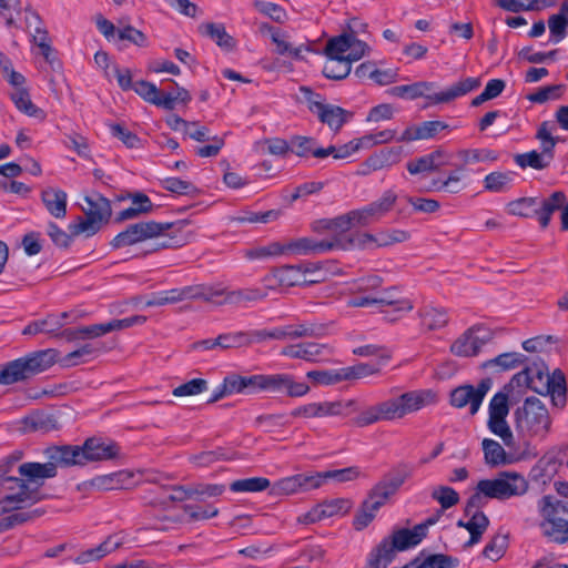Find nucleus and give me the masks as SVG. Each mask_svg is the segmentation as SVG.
I'll return each instance as SVG.
<instances>
[{
	"label": "nucleus",
	"mask_w": 568,
	"mask_h": 568,
	"mask_svg": "<svg viewBox=\"0 0 568 568\" xmlns=\"http://www.w3.org/2000/svg\"><path fill=\"white\" fill-rule=\"evenodd\" d=\"M527 362L528 357L521 353L499 354L483 364L485 376L476 387L462 384L452 390H567L566 376L560 368L549 373L544 359Z\"/></svg>",
	"instance_id": "nucleus-1"
},
{
	"label": "nucleus",
	"mask_w": 568,
	"mask_h": 568,
	"mask_svg": "<svg viewBox=\"0 0 568 568\" xmlns=\"http://www.w3.org/2000/svg\"><path fill=\"white\" fill-rule=\"evenodd\" d=\"M528 490V480L516 471H501L495 479H481L476 491L467 499L464 514L471 515L487 504V498L505 500L514 496H521Z\"/></svg>",
	"instance_id": "nucleus-2"
},
{
	"label": "nucleus",
	"mask_w": 568,
	"mask_h": 568,
	"mask_svg": "<svg viewBox=\"0 0 568 568\" xmlns=\"http://www.w3.org/2000/svg\"><path fill=\"white\" fill-rule=\"evenodd\" d=\"M427 397L418 393H402L400 396L382 402L367 408L352 419L358 427L372 425L378 420H393L404 417L406 414L418 410L433 400L434 393H425Z\"/></svg>",
	"instance_id": "nucleus-3"
},
{
	"label": "nucleus",
	"mask_w": 568,
	"mask_h": 568,
	"mask_svg": "<svg viewBox=\"0 0 568 568\" xmlns=\"http://www.w3.org/2000/svg\"><path fill=\"white\" fill-rule=\"evenodd\" d=\"M58 359L53 348L34 351L19 358L0 364V385L26 383L48 371Z\"/></svg>",
	"instance_id": "nucleus-4"
},
{
	"label": "nucleus",
	"mask_w": 568,
	"mask_h": 568,
	"mask_svg": "<svg viewBox=\"0 0 568 568\" xmlns=\"http://www.w3.org/2000/svg\"><path fill=\"white\" fill-rule=\"evenodd\" d=\"M178 223H160L155 221H146L133 223L126 226V229L120 232L110 242L112 248L118 250L125 246H131L140 242H144L150 239L164 236L166 232L175 229ZM168 239L158 242L155 246L149 252H155L162 248L179 247L182 245V239H178L168 233Z\"/></svg>",
	"instance_id": "nucleus-5"
},
{
	"label": "nucleus",
	"mask_w": 568,
	"mask_h": 568,
	"mask_svg": "<svg viewBox=\"0 0 568 568\" xmlns=\"http://www.w3.org/2000/svg\"><path fill=\"white\" fill-rule=\"evenodd\" d=\"M481 82L479 78H466L457 83L450 85L447 90L433 93L429 92L436 87L434 82L419 81L412 84H403L393 87L389 92L390 94L408 100H415L417 98H426L434 104L448 103L459 97L466 95L467 93L478 89Z\"/></svg>",
	"instance_id": "nucleus-6"
},
{
	"label": "nucleus",
	"mask_w": 568,
	"mask_h": 568,
	"mask_svg": "<svg viewBox=\"0 0 568 568\" xmlns=\"http://www.w3.org/2000/svg\"><path fill=\"white\" fill-rule=\"evenodd\" d=\"M245 388L260 390H310L305 383L296 382L291 374H256L242 376L230 373L215 390H244Z\"/></svg>",
	"instance_id": "nucleus-7"
},
{
	"label": "nucleus",
	"mask_w": 568,
	"mask_h": 568,
	"mask_svg": "<svg viewBox=\"0 0 568 568\" xmlns=\"http://www.w3.org/2000/svg\"><path fill=\"white\" fill-rule=\"evenodd\" d=\"M537 507L541 518L539 528L542 536L550 542L568 544V519L560 516L568 515V503L552 495H545L538 500Z\"/></svg>",
	"instance_id": "nucleus-8"
},
{
	"label": "nucleus",
	"mask_w": 568,
	"mask_h": 568,
	"mask_svg": "<svg viewBox=\"0 0 568 568\" xmlns=\"http://www.w3.org/2000/svg\"><path fill=\"white\" fill-rule=\"evenodd\" d=\"M424 528L414 526L413 529L398 528L394 529L389 536L384 537L367 555L381 568L390 565L398 551H405L422 542L424 539Z\"/></svg>",
	"instance_id": "nucleus-9"
},
{
	"label": "nucleus",
	"mask_w": 568,
	"mask_h": 568,
	"mask_svg": "<svg viewBox=\"0 0 568 568\" xmlns=\"http://www.w3.org/2000/svg\"><path fill=\"white\" fill-rule=\"evenodd\" d=\"M85 202L89 207L84 209L85 217L78 216L75 222L69 224V231L72 235L85 233L87 236L97 234L104 224H108L111 215V202L100 193H94L91 196H85Z\"/></svg>",
	"instance_id": "nucleus-10"
},
{
	"label": "nucleus",
	"mask_w": 568,
	"mask_h": 568,
	"mask_svg": "<svg viewBox=\"0 0 568 568\" xmlns=\"http://www.w3.org/2000/svg\"><path fill=\"white\" fill-rule=\"evenodd\" d=\"M515 417L517 427L530 436L545 438L550 429L548 409L537 397L526 398L523 407L515 412Z\"/></svg>",
	"instance_id": "nucleus-11"
},
{
	"label": "nucleus",
	"mask_w": 568,
	"mask_h": 568,
	"mask_svg": "<svg viewBox=\"0 0 568 568\" xmlns=\"http://www.w3.org/2000/svg\"><path fill=\"white\" fill-rule=\"evenodd\" d=\"M381 361H373L337 369L310 371L306 377L313 386H332L343 381H355L374 375L381 371Z\"/></svg>",
	"instance_id": "nucleus-12"
},
{
	"label": "nucleus",
	"mask_w": 568,
	"mask_h": 568,
	"mask_svg": "<svg viewBox=\"0 0 568 568\" xmlns=\"http://www.w3.org/2000/svg\"><path fill=\"white\" fill-rule=\"evenodd\" d=\"M281 355L310 363H324L334 355V347L324 343L303 342L283 347Z\"/></svg>",
	"instance_id": "nucleus-13"
},
{
	"label": "nucleus",
	"mask_w": 568,
	"mask_h": 568,
	"mask_svg": "<svg viewBox=\"0 0 568 568\" xmlns=\"http://www.w3.org/2000/svg\"><path fill=\"white\" fill-rule=\"evenodd\" d=\"M490 339L491 333L487 328L473 326L452 344L450 351L457 356H475Z\"/></svg>",
	"instance_id": "nucleus-14"
},
{
	"label": "nucleus",
	"mask_w": 568,
	"mask_h": 568,
	"mask_svg": "<svg viewBox=\"0 0 568 568\" xmlns=\"http://www.w3.org/2000/svg\"><path fill=\"white\" fill-rule=\"evenodd\" d=\"M284 244L285 253L294 255H312L328 252L335 248L344 250L343 237L338 236L335 241H316L312 237H298Z\"/></svg>",
	"instance_id": "nucleus-15"
},
{
	"label": "nucleus",
	"mask_w": 568,
	"mask_h": 568,
	"mask_svg": "<svg viewBox=\"0 0 568 568\" xmlns=\"http://www.w3.org/2000/svg\"><path fill=\"white\" fill-rule=\"evenodd\" d=\"M409 235L403 230H392L387 232H379L376 235L369 233L357 232L355 237L344 242V250L354 247H366L368 244L374 243L376 247L388 246L395 243H402L408 240Z\"/></svg>",
	"instance_id": "nucleus-16"
},
{
	"label": "nucleus",
	"mask_w": 568,
	"mask_h": 568,
	"mask_svg": "<svg viewBox=\"0 0 568 568\" xmlns=\"http://www.w3.org/2000/svg\"><path fill=\"white\" fill-rule=\"evenodd\" d=\"M44 455L57 473L58 468L84 466L80 445H52L44 449Z\"/></svg>",
	"instance_id": "nucleus-17"
},
{
	"label": "nucleus",
	"mask_w": 568,
	"mask_h": 568,
	"mask_svg": "<svg viewBox=\"0 0 568 568\" xmlns=\"http://www.w3.org/2000/svg\"><path fill=\"white\" fill-rule=\"evenodd\" d=\"M80 447L84 466L93 462L114 459L120 455V446L115 442H106L101 437L87 438Z\"/></svg>",
	"instance_id": "nucleus-18"
},
{
	"label": "nucleus",
	"mask_w": 568,
	"mask_h": 568,
	"mask_svg": "<svg viewBox=\"0 0 568 568\" xmlns=\"http://www.w3.org/2000/svg\"><path fill=\"white\" fill-rule=\"evenodd\" d=\"M410 475L412 468L406 464H400L382 481L375 485L372 491L377 496V498L386 503V500L397 491Z\"/></svg>",
	"instance_id": "nucleus-19"
},
{
	"label": "nucleus",
	"mask_w": 568,
	"mask_h": 568,
	"mask_svg": "<svg viewBox=\"0 0 568 568\" xmlns=\"http://www.w3.org/2000/svg\"><path fill=\"white\" fill-rule=\"evenodd\" d=\"M315 115L323 124H326L333 132L337 133L349 122L354 113L339 106L326 103L325 105H315Z\"/></svg>",
	"instance_id": "nucleus-20"
},
{
	"label": "nucleus",
	"mask_w": 568,
	"mask_h": 568,
	"mask_svg": "<svg viewBox=\"0 0 568 568\" xmlns=\"http://www.w3.org/2000/svg\"><path fill=\"white\" fill-rule=\"evenodd\" d=\"M449 125L443 121H425L419 125H412L405 129L398 142H412L416 140H428L435 138L440 131L447 130Z\"/></svg>",
	"instance_id": "nucleus-21"
},
{
	"label": "nucleus",
	"mask_w": 568,
	"mask_h": 568,
	"mask_svg": "<svg viewBox=\"0 0 568 568\" xmlns=\"http://www.w3.org/2000/svg\"><path fill=\"white\" fill-rule=\"evenodd\" d=\"M566 200L567 195L564 191H555L548 197H538L536 219L542 230L549 226L552 214L560 210Z\"/></svg>",
	"instance_id": "nucleus-22"
},
{
	"label": "nucleus",
	"mask_w": 568,
	"mask_h": 568,
	"mask_svg": "<svg viewBox=\"0 0 568 568\" xmlns=\"http://www.w3.org/2000/svg\"><path fill=\"white\" fill-rule=\"evenodd\" d=\"M18 471L26 483L37 484L38 487L43 485V481L49 478L57 477V471L53 465L47 463L28 462L19 466Z\"/></svg>",
	"instance_id": "nucleus-23"
},
{
	"label": "nucleus",
	"mask_w": 568,
	"mask_h": 568,
	"mask_svg": "<svg viewBox=\"0 0 568 568\" xmlns=\"http://www.w3.org/2000/svg\"><path fill=\"white\" fill-rule=\"evenodd\" d=\"M41 499L42 497L39 496L38 488H31L29 485L21 483V491L6 495L0 499V514H8L21 509L22 504L28 501L34 504Z\"/></svg>",
	"instance_id": "nucleus-24"
},
{
	"label": "nucleus",
	"mask_w": 568,
	"mask_h": 568,
	"mask_svg": "<svg viewBox=\"0 0 568 568\" xmlns=\"http://www.w3.org/2000/svg\"><path fill=\"white\" fill-rule=\"evenodd\" d=\"M41 201L47 211L55 219H64L67 215L68 194L55 187H45L41 192Z\"/></svg>",
	"instance_id": "nucleus-25"
},
{
	"label": "nucleus",
	"mask_w": 568,
	"mask_h": 568,
	"mask_svg": "<svg viewBox=\"0 0 568 568\" xmlns=\"http://www.w3.org/2000/svg\"><path fill=\"white\" fill-rule=\"evenodd\" d=\"M122 545V540L120 537L112 535L109 536L104 541H102L97 547L87 549L80 552L75 558H73V562L78 565L88 564L94 560H99L106 556L108 554L114 551Z\"/></svg>",
	"instance_id": "nucleus-26"
},
{
	"label": "nucleus",
	"mask_w": 568,
	"mask_h": 568,
	"mask_svg": "<svg viewBox=\"0 0 568 568\" xmlns=\"http://www.w3.org/2000/svg\"><path fill=\"white\" fill-rule=\"evenodd\" d=\"M266 281H273L280 286L291 287L304 282L302 265H283L272 270Z\"/></svg>",
	"instance_id": "nucleus-27"
},
{
	"label": "nucleus",
	"mask_w": 568,
	"mask_h": 568,
	"mask_svg": "<svg viewBox=\"0 0 568 568\" xmlns=\"http://www.w3.org/2000/svg\"><path fill=\"white\" fill-rule=\"evenodd\" d=\"M267 295L266 291L260 287H245L234 291H226L225 297L219 304L235 306H247L250 303L262 301Z\"/></svg>",
	"instance_id": "nucleus-28"
},
{
	"label": "nucleus",
	"mask_w": 568,
	"mask_h": 568,
	"mask_svg": "<svg viewBox=\"0 0 568 568\" xmlns=\"http://www.w3.org/2000/svg\"><path fill=\"white\" fill-rule=\"evenodd\" d=\"M385 503L377 498V496L371 491L368 497L363 501L361 508L356 513L353 519V526L356 530H363L366 528L372 520L375 518V513L384 505Z\"/></svg>",
	"instance_id": "nucleus-29"
},
{
	"label": "nucleus",
	"mask_w": 568,
	"mask_h": 568,
	"mask_svg": "<svg viewBox=\"0 0 568 568\" xmlns=\"http://www.w3.org/2000/svg\"><path fill=\"white\" fill-rule=\"evenodd\" d=\"M316 417L324 416H347L357 410V403L354 399L315 403Z\"/></svg>",
	"instance_id": "nucleus-30"
},
{
	"label": "nucleus",
	"mask_w": 568,
	"mask_h": 568,
	"mask_svg": "<svg viewBox=\"0 0 568 568\" xmlns=\"http://www.w3.org/2000/svg\"><path fill=\"white\" fill-rule=\"evenodd\" d=\"M425 552L426 550L423 549L418 556L414 558L418 559V561L413 568H456L459 566L460 561L457 557L445 554H433L423 558Z\"/></svg>",
	"instance_id": "nucleus-31"
},
{
	"label": "nucleus",
	"mask_w": 568,
	"mask_h": 568,
	"mask_svg": "<svg viewBox=\"0 0 568 568\" xmlns=\"http://www.w3.org/2000/svg\"><path fill=\"white\" fill-rule=\"evenodd\" d=\"M375 300L377 305L392 306L395 313H407L414 308L409 300L398 297V290L395 286L381 292Z\"/></svg>",
	"instance_id": "nucleus-32"
},
{
	"label": "nucleus",
	"mask_w": 568,
	"mask_h": 568,
	"mask_svg": "<svg viewBox=\"0 0 568 568\" xmlns=\"http://www.w3.org/2000/svg\"><path fill=\"white\" fill-rule=\"evenodd\" d=\"M442 154L443 152L440 150H436L429 154L409 161L406 164V169L413 175L438 170L445 164L444 162L438 161Z\"/></svg>",
	"instance_id": "nucleus-33"
},
{
	"label": "nucleus",
	"mask_w": 568,
	"mask_h": 568,
	"mask_svg": "<svg viewBox=\"0 0 568 568\" xmlns=\"http://www.w3.org/2000/svg\"><path fill=\"white\" fill-rule=\"evenodd\" d=\"M352 70V63L349 59L345 57H327V60L323 67V74L327 79L339 81L345 79Z\"/></svg>",
	"instance_id": "nucleus-34"
},
{
	"label": "nucleus",
	"mask_w": 568,
	"mask_h": 568,
	"mask_svg": "<svg viewBox=\"0 0 568 568\" xmlns=\"http://www.w3.org/2000/svg\"><path fill=\"white\" fill-rule=\"evenodd\" d=\"M202 33L212 39L220 48L225 50H233L235 48V40L226 32L223 23L209 22L201 26Z\"/></svg>",
	"instance_id": "nucleus-35"
},
{
	"label": "nucleus",
	"mask_w": 568,
	"mask_h": 568,
	"mask_svg": "<svg viewBox=\"0 0 568 568\" xmlns=\"http://www.w3.org/2000/svg\"><path fill=\"white\" fill-rule=\"evenodd\" d=\"M112 332V326L110 322L92 324L88 326H81L75 328H68L64 331V335L69 339H89L97 338L103 336L108 333Z\"/></svg>",
	"instance_id": "nucleus-36"
},
{
	"label": "nucleus",
	"mask_w": 568,
	"mask_h": 568,
	"mask_svg": "<svg viewBox=\"0 0 568 568\" xmlns=\"http://www.w3.org/2000/svg\"><path fill=\"white\" fill-rule=\"evenodd\" d=\"M132 475L125 470L95 476V489L99 491L123 489Z\"/></svg>",
	"instance_id": "nucleus-37"
},
{
	"label": "nucleus",
	"mask_w": 568,
	"mask_h": 568,
	"mask_svg": "<svg viewBox=\"0 0 568 568\" xmlns=\"http://www.w3.org/2000/svg\"><path fill=\"white\" fill-rule=\"evenodd\" d=\"M397 194L393 190H386L379 199L371 202L366 206L371 211L376 222L386 216L396 205Z\"/></svg>",
	"instance_id": "nucleus-38"
},
{
	"label": "nucleus",
	"mask_w": 568,
	"mask_h": 568,
	"mask_svg": "<svg viewBox=\"0 0 568 568\" xmlns=\"http://www.w3.org/2000/svg\"><path fill=\"white\" fill-rule=\"evenodd\" d=\"M185 300H189L186 286L153 293L145 304L146 306H162L166 304H175Z\"/></svg>",
	"instance_id": "nucleus-39"
},
{
	"label": "nucleus",
	"mask_w": 568,
	"mask_h": 568,
	"mask_svg": "<svg viewBox=\"0 0 568 568\" xmlns=\"http://www.w3.org/2000/svg\"><path fill=\"white\" fill-rule=\"evenodd\" d=\"M11 100L16 108L24 114L41 120L45 118L44 111L31 101L30 94L26 89H19L12 93Z\"/></svg>",
	"instance_id": "nucleus-40"
},
{
	"label": "nucleus",
	"mask_w": 568,
	"mask_h": 568,
	"mask_svg": "<svg viewBox=\"0 0 568 568\" xmlns=\"http://www.w3.org/2000/svg\"><path fill=\"white\" fill-rule=\"evenodd\" d=\"M186 287L189 300H203L205 302H211L219 296L225 297L226 293V288L221 285L196 284L189 285Z\"/></svg>",
	"instance_id": "nucleus-41"
},
{
	"label": "nucleus",
	"mask_w": 568,
	"mask_h": 568,
	"mask_svg": "<svg viewBox=\"0 0 568 568\" xmlns=\"http://www.w3.org/2000/svg\"><path fill=\"white\" fill-rule=\"evenodd\" d=\"M422 325L429 331L444 327L448 323L446 311L436 307H424L419 312Z\"/></svg>",
	"instance_id": "nucleus-42"
},
{
	"label": "nucleus",
	"mask_w": 568,
	"mask_h": 568,
	"mask_svg": "<svg viewBox=\"0 0 568 568\" xmlns=\"http://www.w3.org/2000/svg\"><path fill=\"white\" fill-rule=\"evenodd\" d=\"M271 481L265 477H250L236 479L230 484L233 493H258L267 489Z\"/></svg>",
	"instance_id": "nucleus-43"
},
{
	"label": "nucleus",
	"mask_w": 568,
	"mask_h": 568,
	"mask_svg": "<svg viewBox=\"0 0 568 568\" xmlns=\"http://www.w3.org/2000/svg\"><path fill=\"white\" fill-rule=\"evenodd\" d=\"M485 463L490 466L505 465L508 463L506 452L501 445L490 438H485L481 443Z\"/></svg>",
	"instance_id": "nucleus-44"
},
{
	"label": "nucleus",
	"mask_w": 568,
	"mask_h": 568,
	"mask_svg": "<svg viewBox=\"0 0 568 568\" xmlns=\"http://www.w3.org/2000/svg\"><path fill=\"white\" fill-rule=\"evenodd\" d=\"M356 37L352 33H343L328 40L325 47L326 57H345L344 53L354 45Z\"/></svg>",
	"instance_id": "nucleus-45"
},
{
	"label": "nucleus",
	"mask_w": 568,
	"mask_h": 568,
	"mask_svg": "<svg viewBox=\"0 0 568 568\" xmlns=\"http://www.w3.org/2000/svg\"><path fill=\"white\" fill-rule=\"evenodd\" d=\"M487 393H450V404L457 408H462L469 404V412L475 415Z\"/></svg>",
	"instance_id": "nucleus-46"
},
{
	"label": "nucleus",
	"mask_w": 568,
	"mask_h": 568,
	"mask_svg": "<svg viewBox=\"0 0 568 568\" xmlns=\"http://www.w3.org/2000/svg\"><path fill=\"white\" fill-rule=\"evenodd\" d=\"M27 432L48 433L53 428V419L43 413L34 412L22 419Z\"/></svg>",
	"instance_id": "nucleus-47"
},
{
	"label": "nucleus",
	"mask_w": 568,
	"mask_h": 568,
	"mask_svg": "<svg viewBox=\"0 0 568 568\" xmlns=\"http://www.w3.org/2000/svg\"><path fill=\"white\" fill-rule=\"evenodd\" d=\"M538 197H520L508 203V212L521 217L537 216Z\"/></svg>",
	"instance_id": "nucleus-48"
},
{
	"label": "nucleus",
	"mask_w": 568,
	"mask_h": 568,
	"mask_svg": "<svg viewBox=\"0 0 568 568\" xmlns=\"http://www.w3.org/2000/svg\"><path fill=\"white\" fill-rule=\"evenodd\" d=\"M295 339L312 337L320 338L326 333V325L320 323L298 322L292 323Z\"/></svg>",
	"instance_id": "nucleus-49"
},
{
	"label": "nucleus",
	"mask_w": 568,
	"mask_h": 568,
	"mask_svg": "<svg viewBox=\"0 0 568 568\" xmlns=\"http://www.w3.org/2000/svg\"><path fill=\"white\" fill-rule=\"evenodd\" d=\"M514 160L521 169L532 168L535 170H544L549 166L548 161L536 150L516 154Z\"/></svg>",
	"instance_id": "nucleus-50"
},
{
	"label": "nucleus",
	"mask_w": 568,
	"mask_h": 568,
	"mask_svg": "<svg viewBox=\"0 0 568 568\" xmlns=\"http://www.w3.org/2000/svg\"><path fill=\"white\" fill-rule=\"evenodd\" d=\"M43 510L41 509H33L29 511H20V513H13L9 516L2 517L0 519L1 525L3 527L4 532L14 528L18 525H22L27 521L33 520L40 516H42Z\"/></svg>",
	"instance_id": "nucleus-51"
},
{
	"label": "nucleus",
	"mask_w": 568,
	"mask_h": 568,
	"mask_svg": "<svg viewBox=\"0 0 568 568\" xmlns=\"http://www.w3.org/2000/svg\"><path fill=\"white\" fill-rule=\"evenodd\" d=\"M113 138L120 140L126 148L136 149L141 145V139L120 123L108 124Z\"/></svg>",
	"instance_id": "nucleus-52"
},
{
	"label": "nucleus",
	"mask_w": 568,
	"mask_h": 568,
	"mask_svg": "<svg viewBox=\"0 0 568 568\" xmlns=\"http://www.w3.org/2000/svg\"><path fill=\"white\" fill-rule=\"evenodd\" d=\"M487 425L489 430L499 436L506 446L511 447L514 445L513 432L506 417H489Z\"/></svg>",
	"instance_id": "nucleus-53"
},
{
	"label": "nucleus",
	"mask_w": 568,
	"mask_h": 568,
	"mask_svg": "<svg viewBox=\"0 0 568 568\" xmlns=\"http://www.w3.org/2000/svg\"><path fill=\"white\" fill-rule=\"evenodd\" d=\"M549 42L559 43L567 37L568 19L561 16L551 14L548 18Z\"/></svg>",
	"instance_id": "nucleus-54"
},
{
	"label": "nucleus",
	"mask_w": 568,
	"mask_h": 568,
	"mask_svg": "<svg viewBox=\"0 0 568 568\" xmlns=\"http://www.w3.org/2000/svg\"><path fill=\"white\" fill-rule=\"evenodd\" d=\"M508 547V537L506 535H496L484 548V557L497 561L506 552Z\"/></svg>",
	"instance_id": "nucleus-55"
},
{
	"label": "nucleus",
	"mask_w": 568,
	"mask_h": 568,
	"mask_svg": "<svg viewBox=\"0 0 568 568\" xmlns=\"http://www.w3.org/2000/svg\"><path fill=\"white\" fill-rule=\"evenodd\" d=\"M161 185L165 191L179 195H191L197 192V189L193 183L181 180L180 178H165L161 181Z\"/></svg>",
	"instance_id": "nucleus-56"
},
{
	"label": "nucleus",
	"mask_w": 568,
	"mask_h": 568,
	"mask_svg": "<svg viewBox=\"0 0 568 568\" xmlns=\"http://www.w3.org/2000/svg\"><path fill=\"white\" fill-rule=\"evenodd\" d=\"M254 7L258 12L268 17L277 23H283L287 19L285 9L277 3L267 1H255Z\"/></svg>",
	"instance_id": "nucleus-57"
},
{
	"label": "nucleus",
	"mask_w": 568,
	"mask_h": 568,
	"mask_svg": "<svg viewBox=\"0 0 568 568\" xmlns=\"http://www.w3.org/2000/svg\"><path fill=\"white\" fill-rule=\"evenodd\" d=\"M432 498L438 501L443 509H449L459 501L458 493L449 486H439L434 489Z\"/></svg>",
	"instance_id": "nucleus-58"
},
{
	"label": "nucleus",
	"mask_w": 568,
	"mask_h": 568,
	"mask_svg": "<svg viewBox=\"0 0 568 568\" xmlns=\"http://www.w3.org/2000/svg\"><path fill=\"white\" fill-rule=\"evenodd\" d=\"M61 327V323L53 317L29 323L22 331L23 335H36L38 333H53Z\"/></svg>",
	"instance_id": "nucleus-59"
},
{
	"label": "nucleus",
	"mask_w": 568,
	"mask_h": 568,
	"mask_svg": "<svg viewBox=\"0 0 568 568\" xmlns=\"http://www.w3.org/2000/svg\"><path fill=\"white\" fill-rule=\"evenodd\" d=\"M485 189L490 192H505L511 182L509 173L491 172L485 178Z\"/></svg>",
	"instance_id": "nucleus-60"
},
{
	"label": "nucleus",
	"mask_w": 568,
	"mask_h": 568,
	"mask_svg": "<svg viewBox=\"0 0 568 568\" xmlns=\"http://www.w3.org/2000/svg\"><path fill=\"white\" fill-rule=\"evenodd\" d=\"M316 140L311 136L294 135L290 140V151L297 156L304 158L312 154L313 146L316 145Z\"/></svg>",
	"instance_id": "nucleus-61"
},
{
	"label": "nucleus",
	"mask_w": 568,
	"mask_h": 568,
	"mask_svg": "<svg viewBox=\"0 0 568 568\" xmlns=\"http://www.w3.org/2000/svg\"><path fill=\"white\" fill-rule=\"evenodd\" d=\"M295 477L301 493L320 488L324 484L322 471L301 473L296 474Z\"/></svg>",
	"instance_id": "nucleus-62"
},
{
	"label": "nucleus",
	"mask_w": 568,
	"mask_h": 568,
	"mask_svg": "<svg viewBox=\"0 0 568 568\" xmlns=\"http://www.w3.org/2000/svg\"><path fill=\"white\" fill-rule=\"evenodd\" d=\"M47 234L53 242V244L61 248H68L72 242V233H67L57 223L50 221L47 225Z\"/></svg>",
	"instance_id": "nucleus-63"
},
{
	"label": "nucleus",
	"mask_w": 568,
	"mask_h": 568,
	"mask_svg": "<svg viewBox=\"0 0 568 568\" xmlns=\"http://www.w3.org/2000/svg\"><path fill=\"white\" fill-rule=\"evenodd\" d=\"M271 487L272 496L292 495L301 493L295 475L276 480Z\"/></svg>",
	"instance_id": "nucleus-64"
}]
</instances>
